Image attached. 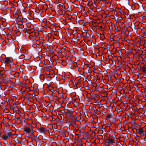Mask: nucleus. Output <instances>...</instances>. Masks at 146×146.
<instances>
[{"mask_svg": "<svg viewBox=\"0 0 146 146\" xmlns=\"http://www.w3.org/2000/svg\"><path fill=\"white\" fill-rule=\"evenodd\" d=\"M24 131L26 133L28 134H29L32 130L28 127H26L24 128Z\"/></svg>", "mask_w": 146, "mask_h": 146, "instance_id": "f03ea898", "label": "nucleus"}, {"mask_svg": "<svg viewBox=\"0 0 146 146\" xmlns=\"http://www.w3.org/2000/svg\"><path fill=\"white\" fill-rule=\"evenodd\" d=\"M106 141L108 143H110L113 142V140L112 139L108 138L107 139Z\"/></svg>", "mask_w": 146, "mask_h": 146, "instance_id": "20e7f679", "label": "nucleus"}, {"mask_svg": "<svg viewBox=\"0 0 146 146\" xmlns=\"http://www.w3.org/2000/svg\"><path fill=\"white\" fill-rule=\"evenodd\" d=\"M27 127L31 130H32L33 129V127L31 124H29V127Z\"/></svg>", "mask_w": 146, "mask_h": 146, "instance_id": "423d86ee", "label": "nucleus"}, {"mask_svg": "<svg viewBox=\"0 0 146 146\" xmlns=\"http://www.w3.org/2000/svg\"><path fill=\"white\" fill-rule=\"evenodd\" d=\"M39 131L41 133H43L45 131V129L44 128L41 127L39 129Z\"/></svg>", "mask_w": 146, "mask_h": 146, "instance_id": "39448f33", "label": "nucleus"}, {"mask_svg": "<svg viewBox=\"0 0 146 146\" xmlns=\"http://www.w3.org/2000/svg\"><path fill=\"white\" fill-rule=\"evenodd\" d=\"M142 70L143 71L146 72V68L145 67H143L142 68Z\"/></svg>", "mask_w": 146, "mask_h": 146, "instance_id": "0eeeda50", "label": "nucleus"}, {"mask_svg": "<svg viewBox=\"0 0 146 146\" xmlns=\"http://www.w3.org/2000/svg\"><path fill=\"white\" fill-rule=\"evenodd\" d=\"M31 95V94H30L29 93H28L26 94V96H29V95Z\"/></svg>", "mask_w": 146, "mask_h": 146, "instance_id": "1a4fd4ad", "label": "nucleus"}, {"mask_svg": "<svg viewBox=\"0 0 146 146\" xmlns=\"http://www.w3.org/2000/svg\"><path fill=\"white\" fill-rule=\"evenodd\" d=\"M13 134L11 132H9L7 134H5L2 137V138L4 140H6L10 138V137H12Z\"/></svg>", "mask_w": 146, "mask_h": 146, "instance_id": "f257e3e1", "label": "nucleus"}, {"mask_svg": "<svg viewBox=\"0 0 146 146\" xmlns=\"http://www.w3.org/2000/svg\"><path fill=\"white\" fill-rule=\"evenodd\" d=\"M139 133H142L143 132V131L142 129H139Z\"/></svg>", "mask_w": 146, "mask_h": 146, "instance_id": "6e6552de", "label": "nucleus"}, {"mask_svg": "<svg viewBox=\"0 0 146 146\" xmlns=\"http://www.w3.org/2000/svg\"><path fill=\"white\" fill-rule=\"evenodd\" d=\"M102 1H106L107 0H100Z\"/></svg>", "mask_w": 146, "mask_h": 146, "instance_id": "9d476101", "label": "nucleus"}, {"mask_svg": "<svg viewBox=\"0 0 146 146\" xmlns=\"http://www.w3.org/2000/svg\"><path fill=\"white\" fill-rule=\"evenodd\" d=\"M4 61L7 64L9 63L10 62V59L8 58H6L4 59Z\"/></svg>", "mask_w": 146, "mask_h": 146, "instance_id": "7ed1b4c3", "label": "nucleus"}]
</instances>
